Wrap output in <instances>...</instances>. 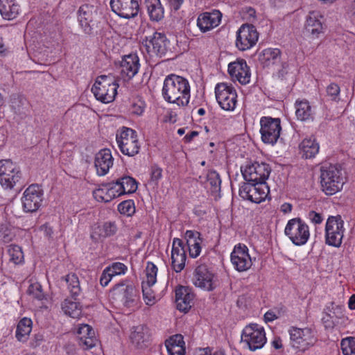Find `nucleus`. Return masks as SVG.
I'll return each instance as SVG.
<instances>
[{
  "label": "nucleus",
  "mask_w": 355,
  "mask_h": 355,
  "mask_svg": "<svg viewBox=\"0 0 355 355\" xmlns=\"http://www.w3.org/2000/svg\"><path fill=\"white\" fill-rule=\"evenodd\" d=\"M241 170L243 178L248 182H266L271 172L268 164L257 162L247 164Z\"/></svg>",
  "instance_id": "obj_15"
},
{
  "label": "nucleus",
  "mask_w": 355,
  "mask_h": 355,
  "mask_svg": "<svg viewBox=\"0 0 355 355\" xmlns=\"http://www.w3.org/2000/svg\"><path fill=\"white\" fill-rule=\"evenodd\" d=\"M97 10L91 5H83L78 11V20L83 31L89 34L96 26Z\"/></svg>",
  "instance_id": "obj_23"
},
{
  "label": "nucleus",
  "mask_w": 355,
  "mask_h": 355,
  "mask_svg": "<svg viewBox=\"0 0 355 355\" xmlns=\"http://www.w3.org/2000/svg\"><path fill=\"white\" fill-rule=\"evenodd\" d=\"M222 13L218 10L204 12L197 18V26L202 33H207L217 27L221 22Z\"/></svg>",
  "instance_id": "obj_25"
},
{
  "label": "nucleus",
  "mask_w": 355,
  "mask_h": 355,
  "mask_svg": "<svg viewBox=\"0 0 355 355\" xmlns=\"http://www.w3.org/2000/svg\"><path fill=\"white\" fill-rule=\"evenodd\" d=\"M267 342L264 328L258 324H250L245 327L241 334L243 347L254 352L263 347Z\"/></svg>",
  "instance_id": "obj_5"
},
{
  "label": "nucleus",
  "mask_w": 355,
  "mask_h": 355,
  "mask_svg": "<svg viewBox=\"0 0 355 355\" xmlns=\"http://www.w3.org/2000/svg\"><path fill=\"white\" fill-rule=\"evenodd\" d=\"M110 6L114 13L124 19L134 18L139 10L137 0H110Z\"/></svg>",
  "instance_id": "obj_21"
},
{
  "label": "nucleus",
  "mask_w": 355,
  "mask_h": 355,
  "mask_svg": "<svg viewBox=\"0 0 355 355\" xmlns=\"http://www.w3.org/2000/svg\"><path fill=\"white\" fill-rule=\"evenodd\" d=\"M146 108V103L141 99H137L132 104L131 112L136 115H141Z\"/></svg>",
  "instance_id": "obj_52"
},
{
  "label": "nucleus",
  "mask_w": 355,
  "mask_h": 355,
  "mask_svg": "<svg viewBox=\"0 0 355 355\" xmlns=\"http://www.w3.org/2000/svg\"><path fill=\"white\" fill-rule=\"evenodd\" d=\"M76 300L75 299L74 301L66 299L62 304V309L64 313L73 318H78L82 313L81 306Z\"/></svg>",
  "instance_id": "obj_40"
},
{
  "label": "nucleus",
  "mask_w": 355,
  "mask_h": 355,
  "mask_svg": "<svg viewBox=\"0 0 355 355\" xmlns=\"http://www.w3.org/2000/svg\"><path fill=\"white\" fill-rule=\"evenodd\" d=\"M65 280L68 284V289L71 296L76 300L80 294L81 289L78 277L75 274H69L66 276Z\"/></svg>",
  "instance_id": "obj_42"
},
{
  "label": "nucleus",
  "mask_w": 355,
  "mask_h": 355,
  "mask_svg": "<svg viewBox=\"0 0 355 355\" xmlns=\"http://www.w3.org/2000/svg\"><path fill=\"white\" fill-rule=\"evenodd\" d=\"M168 355H184L185 354V347L182 346H173L172 344L170 345H165Z\"/></svg>",
  "instance_id": "obj_55"
},
{
  "label": "nucleus",
  "mask_w": 355,
  "mask_h": 355,
  "mask_svg": "<svg viewBox=\"0 0 355 355\" xmlns=\"http://www.w3.org/2000/svg\"><path fill=\"white\" fill-rule=\"evenodd\" d=\"M340 347L343 355H355V338L347 337L342 339Z\"/></svg>",
  "instance_id": "obj_45"
},
{
  "label": "nucleus",
  "mask_w": 355,
  "mask_h": 355,
  "mask_svg": "<svg viewBox=\"0 0 355 355\" xmlns=\"http://www.w3.org/2000/svg\"><path fill=\"white\" fill-rule=\"evenodd\" d=\"M193 282L196 287L207 291L216 287V279L205 265L198 266L196 268Z\"/></svg>",
  "instance_id": "obj_22"
},
{
  "label": "nucleus",
  "mask_w": 355,
  "mask_h": 355,
  "mask_svg": "<svg viewBox=\"0 0 355 355\" xmlns=\"http://www.w3.org/2000/svg\"><path fill=\"white\" fill-rule=\"evenodd\" d=\"M271 345L275 349H280L282 348V340L279 337H275L273 340L271 341Z\"/></svg>",
  "instance_id": "obj_61"
},
{
  "label": "nucleus",
  "mask_w": 355,
  "mask_h": 355,
  "mask_svg": "<svg viewBox=\"0 0 355 355\" xmlns=\"http://www.w3.org/2000/svg\"><path fill=\"white\" fill-rule=\"evenodd\" d=\"M308 218L314 224H320L323 220L322 215L314 211H311L309 212Z\"/></svg>",
  "instance_id": "obj_58"
},
{
  "label": "nucleus",
  "mask_w": 355,
  "mask_h": 355,
  "mask_svg": "<svg viewBox=\"0 0 355 355\" xmlns=\"http://www.w3.org/2000/svg\"><path fill=\"white\" fill-rule=\"evenodd\" d=\"M186 258V251L182 241L180 239H174L171 250V265L176 272H180L184 269Z\"/></svg>",
  "instance_id": "obj_27"
},
{
  "label": "nucleus",
  "mask_w": 355,
  "mask_h": 355,
  "mask_svg": "<svg viewBox=\"0 0 355 355\" xmlns=\"http://www.w3.org/2000/svg\"><path fill=\"white\" fill-rule=\"evenodd\" d=\"M346 14L350 22L355 26V0L352 1L347 6Z\"/></svg>",
  "instance_id": "obj_56"
},
{
  "label": "nucleus",
  "mask_w": 355,
  "mask_h": 355,
  "mask_svg": "<svg viewBox=\"0 0 355 355\" xmlns=\"http://www.w3.org/2000/svg\"><path fill=\"white\" fill-rule=\"evenodd\" d=\"M117 230L118 228L115 222L106 221L93 227L90 238L95 243L101 242L105 238L114 235Z\"/></svg>",
  "instance_id": "obj_29"
},
{
  "label": "nucleus",
  "mask_w": 355,
  "mask_h": 355,
  "mask_svg": "<svg viewBox=\"0 0 355 355\" xmlns=\"http://www.w3.org/2000/svg\"><path fill=\"white\" fill-rule=\"evenodd\" d=\"M299 149L302 157L311 159L319 153L320 144L314 136L305 137L300 144Z\"/></svg>",
  "instance_id": "obj_33"
},
{
  "label": "nucleus",
  "mask_w": 355,
  "mask_h": 355,
  "mask_svg": "<svg viewBox=\"0 0 355 355\" xmlns=\"http://www.w3.org/2000/svg\"><path fill=\"white\" fill-rule=\"evenodd\" d=\"M261 138L263 143L274 145L277 143L282 130L279 118L262 116L260 119Z\"/></svg>",
  "instance_id": "obj_10"
},
{
  "label": "nucleus",
  "mask_w": 355,
  "mask_h": 355,
  "mask_svg": "<svg viewBox=\"0 0 355 355\" xmlns=\"http://www.w3.org/2000/svg\"><path fill=\"white\" fill-rule=\"evenodd\" d=\"M116 140L123 155L133 157L139 153L141 144L137 132L132 128L123 127L119 129L116 135Z\"/></svg>",
  "instance_id": "obj_6"
},
{
  "label": "nucleus",
  "mask_w": 355,
  "mask_h": 355,
  "mask_svg": "<svg viewBox=\"0 0 355 355\" xmlns=\"http://www.w3.org/2000/svg\"><path fill=\"white\" fill-rule=\"evenodd\" d=\"M259 33L255 27L251 24H243L236 32L235 44L242 51L250 49L257 42Z\"/></svg>",
  "instance_id": "obj_16"
},
{
  "label": "nucleus",
  "mask_w": 355,
  "mask_h": 355,
  "mask_svg": "<svg viewBox=\"0 0 355 355\" xmlns=\"http://www.w3.org/2000/svg\"><path fill=\"white\" fill-rule=\"evenodd\" d=\"M28 292L33 297L42 300L44 294L42 289V286L39 283L32 284L28 288Z\"/></svg>",
  "instance_id": "obj_51"
},
{
  "label": "nucleus",
  "mask_w": 355,
  "mask_h": 355,
  "mask_svg": "<svg viewBox=\"0 0 355 355\" xmlns=\"http://www.w3.org/2000/svg\"><path fill=\"white\" fill-rule=\"evenodd\" d=\"M135 293L132 285L122 282L116 284L110 291V298L117 305L129 306L134 300Z\"/></svg>",
  "instance_id": "obj_20"
},
{
  "label": "nucleus",
  "mask_w": 355,
  "mask_h": 355,
  "mask_svg": "<svg viewBox=\"0 0 355 355\" xmlns=\"http://www.w3.org/2000/svg\"><path fill=\"white\" fill-rule=\"evenodd\" d=\"M183 339V336L181 334L173 335L170 337L169 339L166 340L165 345H170V344H172L173 346L178 345L185 347V343Z\"/></svg>",
  "instance_id": "obj_54"
},
{
  "label": "nucleus",
  "mask_w": 355,
  "mask_h": 355,
  "mask_svg": "<svg viewBox=\"0 0 355 355\" xmlns=\"http://www.w3.org/2000/svg\"><path fill=\"white\" fill-rule=\"evenodd\" d=\"M77 333L78 344L83 349H89L97 344L95 331L89 325L81 324Z\"/></svg>",
  "instance_id": "obj_30"
},
{
  "label": "nucleus",
  "mask_w": 355,
  "mask_h": 355,
  "mask_svg": "<svg viewBox=\"0 0 355 355\" xmlns=\"http://www.w3.org/2000/svg\"><path fill=\"white\" fill-rule=\"evenodd\" d=\"M162 96L170 103L175 104L178 107L187 106L191 97L189 80L175 74L167 76L164 80Z\"/></svg>",
  "instance_id": "obj_1"
},
{
  "label": "nucleus",
  "mask_w": 355,
  "mask_h": 355,
  "mask_svg": "<svg viewBox=\"0 0 355 355\" xmlns=\"http://www.w3.org/2000/svg\"><path fill=\"white\" fill-rule=\"evenodd\" d=\"M269 187L266 182L244 183L239 189V196L257 204L266 200L269 194Z\"/></svg>",
  "instance_id": "obj_9"
},
{
  "label": "nucleus",
  "mask_w": 355,
  "mask_h": 355,
  "mask_svg": "<svg viewBox=\"0 0 355 355\" xmlns=\"http://www.w3.org/2000/svg\"><path fill=\"white\" fill-rule=\"evenodd\" d=\"M340 87L336 83H330L326 89L327 95L332 101H337L339 98Z\"/></svg>",
  "instance_id": "obj_50"
},
{
  "label": "nucleus",
  "mask_w": 355,
  "mask_h": 355,
  "mask_svg": "<svg viewBox=\"0 0 355 355\" xmlns=\"http://www.w3.org/2000/svg\"><path fill=\"white\" fill-rule=\"evenodd\" d=\"M162 178V169L154 165L150 168V180L157 184L159 180Z\"/></svg>",
  "instance_id": "obj_53"
},
{
  "label": "nucleus",
  "mask_w": 355,
  "mask_h": 355,
  "mask_svg": "<svg viewBox=\"0 0 355 355\" xmlns=\"http://www.w3.org/2000/svg\"><path fill=\"white\" fill-rule=\"evenodd\" d=\"M10 261L15 264H19L24 261V253L21 248L17 245H10L8 248Z\"/></svg>",
  "instance_id": "obj_43"
},
{
  "label": "nucleus",
  "mask_w": 355,
  "mask_h": 355,
  "mask_svg": "<svg viewBox=\"0 0 355 355\" xmlns=\"http://www.w3.org/2000/svg\"><path fill=\"white\" fill-rule=\"evenodd\" d=\"M118 87L114 76L101 75L96 78L92 92L96 100L103 103H109L115 99Z\"/></svg>",
  "instance_id": "obj_3"
},
{
  "label": "nucleus",
  "mask_w": 355,
  "mask_h": 355,
  "mask_svg": "<svg viewBox=\"0 0 355 355\" xmlns=\"http://www.w3.org/2000/svg\"><path fill=\"white\" fill-rule=\"evenodd\" d=\"M20 12L19 5L15 0H0V13L4 19L12 20Z\"/></svg>",
  "instance_id": "obj_37"
},
{
  "label": "nucleus",
  "mask_w": 355,
  "mask_h": 355,
  "mask_svg": "<svg viewBox=\"0 0 355 355\" xmlns=\"http://www.w3.org/2000/svg\"><path fill=\"white\" fill-rule=\"evenodd\" d=\"M158 268L150 261H148L145 270V278L141 285L153 286L157 282Z\"/></svg>",
  "instance_id": "obj_41"
},
{
  "label": "nucleus",
  "mask_w": 355,
  "mask_h": 355,
  "mask_svg": "<svg viewBox=\"0 0 355 355\" xmlns=\"http://www.w3.org/2000/svg\"><path fill=\"white\" fill-rule=\"evenodd\" d=\"M348 307L351 310L355 309V294L352 295L348 301Z\"/></svg>",
  "instance_id": "obj_64"
},
{
  "label": "nucleus",
  "mask_w": 355,
  "mask_h": 355,
  "mask_svg": "<svg viewBox=\"0 0 355 355\" xmlns=\"http://www.w3.org/2000/svg\"><path fill=\"white\" fill-rule=\"evenodd\" d=\"M150 337V330L145 325L134 327L130 336L131 343L137 349L146 347L149 343Z\"/></svg>",
  "instance_id": "obj_31"
},
{
  "label": "nucleus",
  "mask_w": 355,
  "mask_h": 355,
  "mask_svg": "<svg viewBox=\"0 0 355 355\" xmlns=\"http://www.w3.org/2000/svg\"><path fill=\"white\" fill-rule=\"evenodd\" d=\"M295 107V115L298 120L302 121H311L313 120L315 111L307 100H297Z\"/></svg>",
  "instance_id": "obj_35"
},
{
  "label": "nucleus",
  "mask_w": 355,
  "mask_h": 355,
  "mask_svg": "<svg viewBox=\"0 0 355 355\" xmlns=\"http://www.w3.org/2000/svg\"><path fill=\"white\" fill-rule=\"evenodd\" d=\"M195 355H220L218 353L212 354L209 348L199 349L196 352Z\"/></svg>",
  "instance_id": "obj_62"
},
{
  "label": "nucleus",
  "mask_w": 355,
  "mask_h": 355,
  "mask_svg": "<svg viewBox=\"0 0 355 355\" xmlns=\"http://www.w3.org/2000/svg\"><path fill=\"white\" fill-rule=\"evenodd\" d=\"M184 236L187 240L189 255L192 258L198 257L201 252V243L202 242L200 234L196 231L187 230Z\"/></svg>",
  "instance_id": "obj_34"
},
{
  "label": "nucleus",
  "mask_w": 355,
  "mask_h": 355,
  "mask_svg": "<svg viewBox=\"0 0 355 355\" xmlns=\"http://www.w3.org/2000/svg\"><path fill=\"white\" fill-rule=\"evenodd\" d=\"M320 178L322 190L329 196L340 191L345 183L342 168L338 165L325 164L322 166Z\"/></svg>",
  "instance_id": "obj_2"
},
{
  "label": "nucleus",
  "mask_w": 355,
  "mask_h": 355,
  "mask_svg": "<svg viewBox=\"0 0 355 355\" xmlns=\"http://www.w3.org/2000/svg\"><path fill=\"white\" fill-rule=\"evenodd\" d=\"M112 200L122 195L130 194L137 189V182L132 177L124 176L106 184Z\"/></svg>",
  "instance_id": "obj_18"
},
{
  "label": "nucleus",
  "mask_w": 355,
  "mask_h": 355,
  "mask_svg": "<svg viewBox=\"0 0 355 355\" xmlns=\"http://www.w3.org/2000/svg\"><path fill=\"white\" fill-rule=\"evenodd\" d=\"M279 318V315L276 314L273 311H268L263 315L264 321L267 322H271Z\"/></svg>",
  "instance_id": "obj_59"
},
{
  "label": "nucleus",
  "mask_w": 355,
  "mask_h": 355,
  "mask_svg": "<svg viewBox=\"0 0 355 355\" xmlns=\"http://www.w3.org/2000/svg\"><path fill=\"white\" fill-rule=\"evenodd\" d=\"M193 294L188 288L180 286L175 291V302L178 309L188 311L193 304Z\"/></svg>",
  "instance_id": "obj_32"
},
{
  "label": "nucleus",
  "mask_w": 355,
  "mask_h": 355,
  "mask_svg": "<svg viewBox=\"0 0 355 355\" xmlns=\"http://www.w3.org/2000/svg\"><path fill=\"white\" fill-rule=\"evenodd\" d=\"M167 1H168V3L170 7L175 10H178V9H180V8L181 7V6L182 5V3L184 2V0H167Z\"/></svg>",
  "instance_id": "obj_60"
},
{
  "label": "nucleus",
  "mask_w": 355,
  "mask_h": 355,
  "mask_svg": "<svg viewBox=\"0 0 355 355\" xmlns=\"http://www.w3.org/2000/svg\"><path fill=\"white\" fill-rule=\"evenodd\" d=\"M33 322L30 318H23L17 324L15 337L18 341H27L32 331Z\"/></svg>",
  "instance_id": "obj_39"
},
{
  "label": "nucleus",
  "mask_w": 355,
  "mask_h": 355,
  "mask_svg": "<svg viewBox=\"0 0 355 355\" xmlns=\"http://www.w3.org/2000/svg\"><path fill=\"white\" fill-rule=\"evenodd\" d=\"M288 334L291 347L295 351L296 354H302L304 353L313 347L317 342L315 332L308 327H291L288 330Z\"/></svg>",
  "instance_id": "obj_4"
},
{
  "label": "nucleus",
  "mask_w": 355,
  "mask_h": 355,
  "mask_svg": "<svg viewBox=\"0 0 355 355\" xmlns=\"http://www.w3.org/2000/svg\"><path fill=\"white\" fill-rule=\"evenodd\" d=\"M345 231L344 221L340 216H329L325 225V243L339 248L342 244Z\"/></svg>",
  "instance_id": "obj_8"
},
{
  "label": "nucleus",
  "mask_w": 355,
  "mask_h": 355,
  "mask_svg": "<svg viewBox=\"0 0 355 355\" xmlns=\"http://www.w3.org/2000/svg\"><path fill=\"white\" fill-rule=\"evenodd\" d=\"M151 33L142 40V44L150 54L162 56L166 54L169 41L165 34L149 28Z\"/></svg>",
  "instance_id": "obj_11"
},
{
  "label": "nucleus",
  "mask_w": 355,
  "mask_h": 355,
  "mask_svg": "<svg viewBox=\"0 0 355 355\" xmlns=\"http://www.w3.org/2000/svg\"><path fill=\"white\" fill-rule=\"evenodd\" d=\"M231 263L238 272H245L252 266L248 248L243 244H236L230 254Z\"/></svg>",
  "instance_id": "obj_17"
},
{
  "label": "nucleus",
  "mask_w": 355,
  "mask_h": 355,
  "mask_svg": "<svg viewBox=\"0 0 355 355\" xmlns=\"http://www.w3.org/2000/svg\"><path fill=\"white\" fill-rule=\"evenodd\" d=\"M322 320L326 328H333L334 324L331 320V316L329 315H327L325 317H324Z\"/></svg>",
  "instance_id": "obj_63"
},
{
  "label": "nucleus",
  "mask_w": 355,
  "mask_h": 355,
  "mask_svg": "<svg viewBox=\"0 0 355 355\" xmlns=\"http://www.w3.org/2000/svg\"><path fill=\"white\" fill-rule=\"evenodd\" d=\"M113 164L114 158L110 149H101L95 155L94 166L98 176L107 174Z\"/></svg>",
  "instance_id": "obj_26"
},
{
  "label": "nucleus",
  "mask_w": 355,
  "mask_h": 355,
  "mask_svg": "<svg viewBox=\"0 0 355 355\" xmlns=\"http://www.w3.org/2000/svg\"><path fill=\"white\" fill-rule=\"evenodd\" d=\"M151 286H152L141 285L144 300L145 303L149 306L153 305L156 302L155 296L150 288Z\"/></svg>",
  "instance_id": "obj_49"
},
{
  "label": "nucleus",
  "mask_w": 355,
  "mask_h": 355,
  "mask_svg": "<svg viewBox=\"0 0 355 355\" xmlns=\"http://www.w3.org/2000/svg\"><path fill=\"white\" fill-rule=\"evenodd\" d=\"M228 72L233 80L238 81L241 85H246L250 81V69L244 60L230 62L228 65Z\"/></svg>",
  "instance_id": "obj_24"
},
{
  "label": "nucleus",
  "mask_w": 355,
  "mask_h": 355,
  "mask_svg": "<svg viewBox=\"0 0 355 355\" xmlns=\"http://www.w3.org/2000/svg\"><path fill=\"white\" fill-rule=\"evenodd\" d=\"M207 183L211 186L212 192H217L220 189L221 180L219 174L215 171H209L207 175Z\"/></svg>",
  "instance_id": "obj_46"
},
{
  "label": "nucleus",
  "mask_w": 355,
  "mask_h": 355,
  "mask_svg": "<svg viewBox=\"0 0 355 355\" xmlns=\"http://www.w3.org/2000/svg\"><path fill=\"white\" fill-rule=\"evenodd\" d=\"M118 211L121 214L131 216L135 212V205L132 200H127L118 205Z\"/></svg>",
  "instance_id": "obj_47"
},
{
  "label": "nucleus",
  "mask_w": 355,
  "mask_h": 355,
  "mask_svg": "<svg viewBox=\"0 0 355 355\" xmlns=\"http://www.w3.org/2000/svg\"><path fill=\"white\" fill-rule=\"evenodd\" d=\"M216 98L220 107L226 111H233L237 104L235 89L226 83H218L215 87Z\"/></svg>",
  "instance_id": "obj_12"
},
{
  "label": "nucleus",
  "mask_w": 355,
  "mask_h": 355,
  "mask_svg": "<svg viewBox=\"0 0 355 355\" xmlns=\"http://www.w3.org/2000/svg\"><path fill=\"white\" fill-rule=\"evenodd\" d=\"M112 275L105 268L100 278V284L102 286H107L112 279Z\"/></svg>",
  "instance_id": "obj_57"
},
{
  "label": "nucleus",
  "mask_w": 355,
  "mask_h": 355,
  "mask_svg": "<svg viewBox=\"0 0 355 355\" xmlns=\"http://www.w3.org/2000/svg\"><path fill=\"white\" fill-rule=\"evenodd\" d=\"M94 198L100 202H109L112 198L106 184H101L93 191Z\"/></svg>",
  "instance_id": "obj_44"
},
{
  "label": "nucleus",
  "mask_w": 355,
  "mask_h": 355,
  "mask_svg": "<svg viewBox=\"0 0 355 355\" xmlns=\"http://www.w3.org/2000/svg\"><path fill=\"white\" fill-rule=\"evenodd\" d=\"M259 61L264 67H275L281 62L280 50L266 49L259 54Z\"/></svg>",
  "instance_id": "obj_36"
},
{
  "label": "nucleus",
  "mask_w": 355,
  "mask_h": 355,
  "mask_svg": "<svg viewBox=\"0 0 355 355\" xmlns=\"http://www.w3.org/2000/svg\"><path fill=\"white\" fill-rule=\"evenodd\" d=\"M105 268L113 277L117 275H124L127 270V267L125 264L120 262L112 263Z\"/></svg>",
  "instance_id": "obj_48"
},
{
  "label": "nucleus",
  "mask_w": 355,
  "mask_h": 355,
  "mask_svg": "<svg viewBox=\"0 0 355 355\" xmlns=\"http://www.w3.org/2000/svg\"><path fill=\"white\" fill-rule=\"evenodd\" d=\"M304 30L307 37L311 40L318 39L324 33L323 15L320 11L309 12L306 17Z\"/></svg>",
  "instance_id": "obj_19"
},
{
  "label": "nucleus",
  "mask_w": 355,
  "mask_h": 355,
  "mask_svg": "<svg viewBox=\"0 0 355 355\" xmlns=\"http://www.w3.org/2000/svg\"><path fill=\"white\" fill-rule=\"evenodd\" d=\"M150 19L153 21H159L164 18V9L160 0H144Z\"/></svg>",
  "instance_id": "obj_38"
},
{
  "label": "nucleus",
  "mask_w": 355,
  "mask_h": 355,
  "mask_svg": "<svg viewBox=\"0 0 355 355\" xmlns=\"http://www.w3.org/2000/svg\"><path fill=\"white\" fill-rule=\"evenodd\" d=\"M139 58L137 54L124 55L120 62V73L123 78L131 79L139 71Z\"/></svg>",
  "instance_id": "obj_28"
},
{
  "label": "nucleus",
  "mask_w": 355,
  "mask_h": 355,
  "mask_svg": "<svg viewBox=\"0 0 355 355\" xmlns=\"http://www.w3.org/2000/svg\"><path fill=\"white\" fill-rule=\"evenodd\" d=\"M284 234L295 245L306 244L310 237L309 227L299 218L289 220L285 227Z\"/></svg>",
  "instance_id": "obj_7"
},
{
  "label": "nucleus",
  "mask_w": 355,
  "mask_h": 355,
  "mask_svg": "<svg viewBox=\"0 0 355 355\" xmlns=\"http://www.w3.org/2000/svg\"><path fill=\"white\" fill-rule=\"evenodd\" d=\"M44 192L38 184H31L25 189L21 198L23 210L25 212H35L42 205Z\"/></svg>",
  "instance_id": "obj_14"
},
{
  "label": "nucleus",
  "mask_w": 355,
  "mask_h": 355,
  "mask_svg": "<svg viewBox=\"0 0 355 355\" xmlns=\"http://www.w3.org/2000/svg\"><path fill=\"white\" fill-rule=\"evenodd\" d=\"M21 178L19 168L10 159L0 161V184L4 189H12Z\"/></svg>",
  "instance_id": "obj_13"
}]
</instances>
